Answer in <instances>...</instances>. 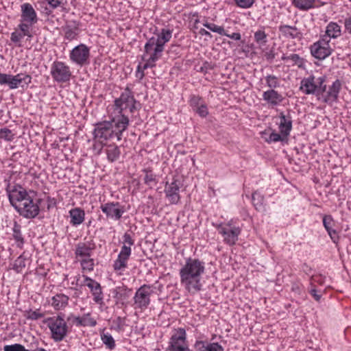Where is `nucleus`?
Masks as SVG:
<instances>
[{"mask_svg": "<svg viewBox=\"0 0 351 351\" xmlns=\"http://www.w3.org/2000/svg\"><path fill=\"white\" fill-rule=\"evenodd\" d=\"M10 204L15 208L19 215L26 219L35 218L40 211L38 203H34L31 193L19 184L12 186H8L6 189Z\"/></svg>", "mask_w": 351, "mask_h": 351, "instance_id": "obj_1", "label": "nucleus"}, {"mask_svg": "<svg viewBox=\"0 0 351 351\" xmlns=\"http://www.w3.org/2000/svg\"><path fill=\"white\" fill-rule=\"evenodd\" d=\"M205 271V263L198 258H189L180 269V282L191 294L202 290V275Z\"/></svg>", "mask_w": 351, "mask_h": 351, "instance_id": "obj_2", "label": "nucleus"}, {"mask_svg": "<svg viewBox=\"0 0 351 351\" xmlns=\"http://www.w3.org/2000/svg\"><path fill=\"white\" fill-rule=\"evenodd\" d=\"M129 125V119L125 115L117 116L112 121H104L95 124L93 130L94 138L101 143L114 137L121 141L123 132Z\"/></svg>", "mask_w": 351, "mask_h": 351, "instance_id": "obj_3", "label": "nucleus"}, {"mask_svg": "<svg viewBox=\"0 0 351 351\" xmlns=\"http://www.w3.org/2000/svg\"><path fill=\"white\" fill-rule=\"evenodd\" d=\"M44 322L49 327L51 334V337L55 342L62 341L66 336L68 326L62 313L57 317H48Z\"/></svg>", "mask_w": 351, "mask_h": 351, "instance_id": "obj_4", "label": "nucleus"}, {"mask_svg": "<svg viewBox=\"0 0 351 351\" xmlns=\"http://www.w3.org/2000/svg\"><path fill=\"white\" fill-rule=\"evenodd\" d=\"M219 231V233L223 236V241L229 245H234L238 241L239 235L241 234V229L239 226L233 224V220H230L226 223H213Z\"/></svg>", "mask_w": 351, "mask_h": 351, "instance_id": "obj_5", "label": "nucleus"}, {"mask_svg": "<svg viewBox=\"0 0 351 351\" xmlns=\"http://www.w3.org/2000/svg\"><path fill=\"white\" fill-rule=\"evenodd\" d=\"M137 104L138 102L135 99L132 92L128 87L114 101L115 110H118V116L125 115L123 111L127 108H129L131 113H134L137 108Z\"/></svg>", "mask_w": 351, "mask_h": 351, "instance_id": "obj_6", "label": "nucleus"}, {"mask_svg": "<svg viewBox=\"0 0 351 351\" xmlns=\"http://www.w3.org/2000/svg\"><path fill=\"white\" fill-rule=\"evenodd\" d=\"M51 75L53 81L65 83L70 80L72 75L70 67L63 62L55 61L51 66Z\"/></svg>", "mask_w": 351, "mask_h": 351, "instance_id": "obj_7", "label": "nucleus"}, {"mask_svg": "<svg viewBox=\"0 0 351 351\" xmlns=\"http://www.w3.org/2000/svg\"><path fill=\"white\" fill-rule=\"evenodd\" d=\"M169 351H193L189 349L186 343V333L183 328H179L172 335L169 339Z\"/></svg>", "mask_w": 351, "mask_h": 351, "instance_id": "obj_8", "label": "nucleus"}, {"mask_svg": "<svg viewBox=\"0 0 351 351\" xmlns=\"http://www.w3.org/2000/svg\"><path fill=\"white\" fill-rule=\"evenodd\" d=\"M31 82L32 77L27 74L12 75L0 73V85H8L10 89L17 88L22 83L28 85Z\"/></svg>", "mask_w": 351, "mask_h": 351, "instance_id": "obj_9", "label": "nucleus"}, {"mask_svg": "<svg viewBox=\"0 0 351 351\" xmlns=\"http://www.w3.org/2000/svg\"><path fill=\"white\" fill-rule=\"evenodd\" d=\"M329 43L330 40L327 37H323L313 43L310 47L311 55L316 59L324 60L332 53Z\"/></svg>", "mask_w": 351, "mask_h": 351, "instance_id": "obj_10", "label": "nucleus"}, {"mask_svg": "<svg viewBox=\"0 0 351 351\" xmlns=\"http://www.w3.org/2000/svg\"><path fill=\"white\" fill-rule=\"evenodd\" d=\"M152 293L151 287L147 285H143L136 291L134 296V302L136 308L141 310L146 309L150 304V295Z\"/></svg>", "mask_w": 351, "mask_h": 351, "instance_id": "obj_11", "label": "nucleus"}, {"mask_svg": "<svg viewBox=\"0 0 351 351\" xmlns=\"http://www.w3.org/2000/svg\"><path fill=\"white\" fill-rule=\"evenodd\" d=\"M90 56V49L84 44H80L75 47L70 53L69 58L71 60L80 66L88 63Z\"/></svg>", "mask_w": 351, "mask_h": 351, "instance_id": "obj_12", "label": "nucleus"}, {"mask_svg": "<svg viewBox=\"0 0 351 351\" xmlns=\"http://www.w3.org/2000/svg\"><path fill=\"white\" fill-rule=\"evenodd\" d=\"M180 182L176 178L171 182H167L165 186V193L169 202L171 204H178L180 201Z\"/></svg>", "mask_w": 351, "mask_h": 351, "instance_id": "obj_13", "label": "nucleus"}, {"mask_svg": "<svg viewBox=\"0 0 351 351\" xmlns=\"http://www.w3.org/2000/svg\"><path fill=\"white\" fill-rule=\"evenodd\" d=\"M154 42V36L147 40L144 47L143 60H145V57H147L151 58L152 61H158L161 58L164 49L162 47L161 45H158Z\"/></svg>", "mask_w": 351, "mask_h": 351, "instance_id": "obj_14", "label": "nucleus"}, {"mask_svg": "<svg viewBox=\"0 0 351 351\" xmlns=\"http://www.w3.org/2000/svg\"><path fill=\"white\" fill-rule=\"evenodd\" d=\"M100 208L108 218L115 221L119 220L125 213L124 207L121 206L118 202H107L101 204Z\"/></svg>", "mask_w": 351, "mask_h": 351, "instance_id": "obj_15", "label": "nucleus"}, {"mask_svg": "<svg viewBox=\"0 0 351 351\" xmlns=\"http://www.w3.org/2000/svg\"><path fill=\"white\" fill-rule=\"evenodd\" d=\"M84 285L87 286L90 289L93 295L94 302L98 304H103L104 297L100 284L88 276H84Z\"/></svg>", "mask_w": 351, "mask_h": 351, "instance_id": "obj_16", "label": "nucleus"}, {"mask_svg": "<svg viewBox=\"0 0 351 351\" xmlns=\"http://www.w3.org/2000/svg\"><path fill=\"white\" fill-rule=\"evenodd\" d=\"M21 21L36 24L38 22L37 14L33 6L29 3L21 5Z\"/></svg>", "mask_w": 351, "mask_h": 351, "instance_id": "obj_17", "label": "nucleus"}, {"mask_svg": "<svg viewBox=\"0 0 351 351\" xmlns=\"http://www.w3.org/2000/svg\"><path fill=\"white\" fill-rule=\"evenodd\" d=\"M300 90L306 95H317V78L313 75L303 78L300 82Z\"/></svg>", "mask_w": 351, "mask_h": 351, "instance_id": "obj_18", "label": "nucleus"}, {"mask_svg": "<svg viewBox=\"0 0 351 351\" xmlns=\"http://www.w3.org/2000/svg\"><path fill=\"white\" fill-rule=\"evenodd\" d=\"M341 88V83L340 80H336L329 87V89L326 93V95L324 99V102L327 104H332L335 101H337Z\"/></svg>", "mask_w": 351, "mask_h": 351, "instance_id": "obj_19", "label": "nucleus"}, {"mask_svg": "<svg viewBox=\"0 0 351 351\" xmlns=\"http://www.w3.org/2000/svg\"><path fill=\"white\" fill-rule=\"evenodd\" d=\"M132 291V289H129L126 286L117 287L112 291L117 304L124 305L125 301L130 297Z\"/></svg>", "mask_w": 351, "mask_h": 351, "instance_id": "obj_20", "label": "nucleus"}, {"mask_svg": "<svg viewBox=\"0 0 351 351\" xmlns=\"http://www.w3.org/2000/svg\"><path fill=\"white\" fill-rule=\"evenodd\" d=\"M278 30L280 34L285 38L300 39L302 36V33L295 26L280 25Z\"/></svg>", "mask_w": 351, "mask_h": 351, "instance_id": "obj_21", "label": "nucleus"}, {"mask_svg": "<svg viewBox=\"0 0 351 351\" xmlns=\"http://www.w3.org/2000/svg\"><path fill=\"white\" fill-rule=\"evenodd\" d=\"M263 99L271 106H278L284 99L281 94L274 89H270L265 91L263 94Z\"/></svg>", "mask_w": 351, "mask_h": 351, "instance_id": "obj_22", "label": "nucleus"}, {"mask_svg": "<svg viewBox=\"0 0 351 351\" xmlns=\"http://www.w3.org/2000/svg\"><path fill=\"white\" fill-rule=\"evenodd\" d=\"M280 119L279 129L281 134L285 136H288L292 129V120L291 117L288 115H285L283 112H281L279 115Z\"/></svg>", "mask_w": 351, "mask_h": 351, "instance_id": "obj_23", "label": "nucleus"}, {"mask_svg": "<svg viewBox=\"0 0 351 351\" xmlns=\"http://www.w3.org/2000/svg\"><path fill=\"white\" fill-rule=\"evenodd\" d=\"M70 223L73 226H78L84 221L85 212L80 208H75L69 210Z\"/></svg>", "mask_w": 351, "mask_h": 351, "instance_id": "obj_24", "label": "nucleus"}, {"mask_svg": "<svg viewBox=\"0 0 351 351\" xmlns=\"http://www.w3.org/2000/svg\"><path fill=\"white\" fill-rule=\"evenodd\" d=\"M73 25H66L63 27L64 38L68 40L76 39L78 36L79 23L73 21Z\"/></svg>", "mask_w": 351, "mask_h": 351, "instance_id": "obj_25", "label": "nucleus"}, {"mask_svg": "<svg viewBox=\"0 0 351 351\" xmlns=\"http://www.w3.org/2000/svg\"><path fill=\"white\" fill-rule=\"evenodd\" d=\"M69 300V296L62 293H58L51 298V306L56 310L62 309L68 304Z\"/></svg>", "mask_w": 351, "mask_h": 351, "instance_id": "obj_26", "label": "nucleus"}, {"mask_svg": "<svg viewBox=\"0 0 351 351\" xmlns=\"http://www.w3.org/2000/svg\"><path fill=\"white\" fill-rule=\"evenodd\" d=\"M172 37V30L169 29L162 28L157 36H154V43L158 45H161L162 47L165 48V45L170 40Z\"/></svg>", "mask_w": 351, "mask_h": 351, "instance_id": "obj_27", "label": "nucleus"}, {"mask_svg": "<svg viewBox=\"0 0 351 351\" xmlns=\"http://www.w3.org/2000/svg\"><path fill=\"white\" fill-rule=\"evenodd\" d=\"M105 152L107 155L108 161L110 162L117 161L121 155V150L119 147L114 144L108 145L105 149Z\"/></svg>", "mask_w": 351, "mask_h": 351, "instance_id": "obj_28", "label": "nucleus"}, {"mask_svg": "<svg viewBox=\"0 0 351 351\" xmlns=\"http://www.w3.org/2000/svg\"><path fill=\"white\" fill-rule=\"evenodd\" d=\"M326 34L324 37H327V39L330 40V38H336L341 35V27L334 22H330L326 27Z\"/></svg>", "mask_w": 351, "mask_h": 351, "instance_id": "obj_29", "label": "nucleus"}, {"mask_svg": "<svg viewBox=\"0 0 351 351\" xmlns=\"http://www.w3.org/2000/svg\"><path fill=\"white\" fill-rule=\"evenodd\" d=\"M12 237L16 241L17 247L21 248L25 243V241L21 232V226L16 221L14 222V226L12 228Z\"/></svg>", "mask_w": 351, "mask_h": 351, "instance_id": "obj_30", "label": "nucleus"}, {"mask_svg": "<svg viewBox=\"0 0 351 351\" xmlns=\"http://www.w3.org/2000/svg\"><path fill=\"white\" fill-rule=\"evenodd\" d=\"M28 258L25 256V253L21 254L14 262L12 269L16 273H21L26 267V261Z\"/></svg>", "mask_w": 351, "mask_h": 351, "instance_id": "obj_31", "label": "nucleus"}, {"mask_svg": "<svg viewBox=\"0 0 351 351\" xmlns=\"http://www.w3.org/2000/svg\"><path fill=\"white\" fill-rule=\"evenodd\" d=\"M315 0H293V5L300 10L306 11L314 8Z\"/></svg>", "mask_w": 351, "mask_h": 351, "instance_id": "obj_32", "label": "nucleus"}, {"mask_svg": "<svg viewBox=\"0 0 351 351\" xmlns=\"http://www.w3.org/2000/svg\"><path fill=\"white\" fill-rule=\"evenodd\" d=\"M252 201L256 210H264V196L260 192L256 191L252 193Z\"/></svg>", "mask_w": 351, "mask_h": 351, "instance_id": "obj_33", "label": "nucleus"}, {"mask_svg": "<svg viewBox=\"0 0 351 351\" xmlns=\"http://www.w3.org/2000/svg\"><path fill=\"white\" fill-rule=\"evenodd\" d=\"M92 248L85 243H79L75 249V255L81 257H90Z\"/></svg>", "mask_w": 351, "mask_h": 351, "instance_id": "obj_34", "label": "nucleus"}, {"mask_svg": "<svg viewBox=\"0 0 351 351\" xmlns=\"http://www.w3.org/2000/svg\"><path fill=\"white\" fill-rule=\"evenodd\" d=\"M203 25L213 32L217 33L219 35L222 36L223 34H226V31L222 26H219L215 23H208L207 21L203 23Z\"/></svg>", "mask_w": 351, "mask_h": 351, "instance_id": "obj_35", "label": "nucleus"}, {"mask_svg": "<svg viewBox=\"0 0 351 351\" xmlns=\"http://www.w3.org/2000/svg\"><path fill=\"white\" fill-rule=\"evenodd\" d=\"M254 40L259 45H265L267 42V35L263 29H258L254 33Z\"/></svg>", "mask_w": 351, "mask_h": 351, "instance_id": "obj_36", "label": "nucleus"}, {"mask_svg": "<svg viewBox=\"0 0 351 351\" xmlns=\"http://www.w3.org/2000/svg\"><path fill=\"white\" fill-rule=\"evenodd\" d=\"M101 338L104 344L110 349L113 350L115 348V341L112 336L109 333H104L101 335Z\"/></svg>", "mask_w": 351, "mask_h": 351, "instance_id": "obj_37", "label": "nucleus"}, {"mask_svg": "<svg viewBox=\"0 0 351 351\" xmlns=\"http://www.w3.org/2000/svg\"><path fill=\"white\" fill-rule=\"evenodd\" d=\"M143 171L145 173V176L144 177V182L145 184L151 185L152 183H157L156 175L152 173V170L145 169Z\"/></svg>", "mask_w": 351, "mask_h": 351, "instance_id": "obj_38", "label": "nucleus"}, {"mask_svg": "<svg viewBox=\"0 0 351 351\" xmlns=\"http://www.w3.org/2000/svg\"><path fill=\"white\" fill-rule=\"evenodd\" d=\"M265 81L267 86H269L271 89L276 88L280 86L278 78L275 75H267L265 77Z\"/></svg>", "mask_w": 351, "mask_h": 351, "instance_id": "obj_39", "label": "nucleus"}, {"mask_svg": "<svg viewBox=\"0 0 351 351\" xmlns=\"http://www.w3.org/2000/svg\"><path fill=\"white\" fill-rule=\"evenodd\" d=\"M0 139H4L6 141H12L14 139V134L12 130L7 128H1Z\"/></svg>", "mask_w": 351, "mask_h": 351, "instance_id": "obj_40", "label": "nucleus"}, {"mask_svg": "<svg viewBox=\"0 0 351 351\" xmlns=\"http://www.w3.org/2000/svg\"><path fill=\"white\" fill-rule=\"evenodd\" d=\"M287 138V136H284L281 133L278 134V133H276V132H272L270 134L269 138L267 139V141L268 143H271V142L276 143L278 141H284Z\"/></svg>", "mask_w": 351, "mask_h": 351, "instance_id": "obj_41", "label": "nucleus"}, {"mask_svg": "<svg viewBox=\"0 0 351 351\" xmlns=\"http://www.w3.org/2000/svg\"><path fill=\"white\" fill-rule=\"evenodd\" d=\"M326 81L325 76L319 77L317 78V95H319L326 90V85L324 84Z\"/></svg>", "mask_w": 351, "mask_h": 351, "instance_id": "obj_42", "label": "nucleus"}, {"mask_svg": "<svg viewBox=\"0 0 351 351\" xmlns=\"http://www.w3.org/2000/svg\"><path fill=\"white\" fill-rule=\"evenodd\" d=\"M323 226L327 232L332 229L334 220L331 215H328L323 216Z\"/></svg>", "mask_w": 351, "mask_h": 351, "instance_id": "obj_43", "label": "nucleus"}, {"mask_svg": "<svg viewBox=\"0 0 351 351\" xmlns=\"http://www.w3.org/2000/svg\"><path fill=\"white\" fill-rule=\"evenodd\" d=\"M131 247L128 246L127 245H123L118 256L122 259L128 261L131 255Z\"/></svg>", "mask_w": 351, "mask_h": 351, "instance_id": "obj_44", "label": "nucleus"}, {"mask_svg": "<svg viewBox=\"0 0 351 351\" xmlns=\"http://www.w3.org/2000/svg\"><path fill=\"white\" fill-rule=\"evenodd\" d=\"M3 351H29L25 349V346L20 343L6 345L3 348Z\"/></svg>", "mask_w": 351, "mask_h": 351, "instance_id": "obj_45", "label": "nucleus"}, {"mask_svg": "<svg viewBox=\"0 0 351 351\" xmlns=\"http://www.w3.org/2000/svg\"><path fill=\"white\" fill-rule=\"evenodd\" d=\"M96 324V320L92 318L89 313L82 316V326H95Z\"/></svg>", "mask_w": 351, "mask_h": 351, "instance_id": "obj_46", "label": "nucleus"}, {"mask_svg": "<svg viewBox=\"0 0 351 351\" xmlns=\"http://www.w3.org/2000/svg\"><path fill=\"white\" fill-rule=\"evenodd\" d=\"M127 261H128L122 259L118 256L117 259L114 262V269L119 271L125 269L127 267Z\"/></svg>", "mask_w": 351, "mask_h": 351, "instance_id": "obj_47", "label": "nucleus"}, {"mask_svg": "<svg viewBox=\"0 0 351 351\" xmlns=\"http://www.w3.org/2000/svg\"><path fill=\"white\" fill-rule=\"evenodd\" d=\"M81 265L83 269L90 271L93 270L94 261L92 258H84L81 261Z\"/></svg>", "mask_w": 351, "mask_h": 351, "instance_id": "obj_48", "label": "nucleus"}, {"mask_svg": "<svg viewBox=\"0 0 351 351\" xmlns=\"http://www.w3.org/2000/svg\"><path fill=\"white\" fill-rule=\"evenodd\" d=\"M237 5L241 8H250L254 4L255 0H234Z\"/></svg>", "mask_w": 351, "mask_h": 351, "instance_id": "obj_49", "label": "nucleus"}, {"mask_svg": "<svg viewBox=\"0 0 351 351\" xmlns=\"http://www.w3.org/2000/svg\"><path fill=\"white\" fill-rule=\"evenodd\" d=\"M202 100L199 96L193 95L190 97L189 104L193 108H197L202 104Z\"/></svg>", "mask_w": 351, "mask_h": 351, "instance_id": "obj_50", "label": "nucleus"}, {"mask_svg": "<svg viewBox=\"0 0 351 351\" xmlns=\"http://www.w3.org/2000/svg\"><path fill=\"white\" fill-rule=\"evenodd\" d=\"M24 37L21 32L16 30L11 34L10 40L14 43H19Z\"/></svg>", "mask_w": 351, "mask_h": 351, "instance_id": "obj_51", "label": "nucleus"}, {"mask_svg": "<svg viewBox=\"0 0 351 351\" xmlns=\"http://www.w3.org/2000/svg\"><path fill=\"white\" fill-rule=\"evenodd\" d=\"M123 245H127L131 247L134 243V240L132 239L131 234L129 232H125L123 236Z\"/></svg>", "mask_w": 351, "mask_h": 351, "instance_id": "obj_52", "label": "nucleus"}, {"mask_svg": "<svg viewBox=\"0 0 351 351\" xmlns=\"http://www.w3.org/2000/svg\"><path fill=\"white\" fill-rule=\"evenodd\" d=\"M43 317V314L38 311H29L27 312V318L28 319L36 320Z\"/></svg>", "mask_w": 351, "mask_h": 351, "instance_id": "obj_53", "label": "nucleus"}, {"mask_svg": "<svg viewBox=\"0 0 351 351\" xmlns=\"http://www.w3.org/2000/svg\"><path fill=\"white\" fill-rule=\"evenodd\" d=\"M196 108V112L202 117H205L208 114L207 107L203 103Z\"/></svg>", "mask_w": 351, "mask_h": 351, "instance_id": "obj_54", "label": "nucleus"}, {"mask_svg": "<svg viewBox=\"0 0 351 351\" xmlns=\"http://www.w3.org/2000/svg\"><path fill=\"white\" fill-rule=\"evenodd\" d=\"M289 58L298 66H301V65L303 63L302 58H301L298 54L292 53L290 56H289Z\"/></svg>", "mask_w": 351, "mask_h": 351, "instance_id": "obj_55", "label": "nucleus"}, {"mask_svg": "<svg viewBox=\"0 0 351 351\" xmlns=\"http://www.w3.org/2000/svg\"><path fill=\"white\" fill-rule=\"evenodd\" d=\"M143 60L145 61V64L143 65V67H141V69L143 71L148 68H153V67L156 66V61H155V60L152 61L151 58H147V57H145V60Z\"/></svg>", "mask_w": 351, "mask_h": 351, "instance_id": "obj_56", "label": "nucleus"}, {"mask_svg": "<svg viewBox=\"0 0 351 351\" xmlns=\"http://www.w3.org/2000/svg\"><path fill=\"white\" fill-rule=\"evenodd\" d=\"M327 232L333 243H337L339 242V237L337 234V232L335 230L332 228L328 231Z\"/></svg>", "mask_w": 351, "mask_h": 351, "instance_id": "obj_57", "label": "nucleus"}, {"mask_svg": "<svg viewBox=\"0 0 351 351\" xmlns=\"http://www.w3.org/2000/svg\"><path fill=\"white\" fill-rule=\"evenodd\" d=\"M52 9H56L62 4L63 0H46Z\"/></svg>", "mask_w": 351, "mask_h": 351, "instance_id": "obj_58", "label": "nucleus"}, {"mask_svg": "<svg viewBox=\"0 0 351 351\" xmlns=\"http://www.w3.org/2000/svg\"><path fill=\"white\" fill-rule=\"evenodd\" d=\"M344 26L346 31L351 34V15L345 19Z\"/></svg>", "mask_w": 351, "mask_h": 351, "instance_id": "obj_59", "label": "nucleus"}, {"mask_svg": "<svg viewBox=\"0 0 351 351\" xmlns=\"http://www.w3.org/2000/svg\"><path fill=\"white\" fill-rule=\"evenodd\" d=\"M309 293L313 297V298L317 302H319L322 298V295L317 293V291L315 287H312L311 289V290L309 291Z\"/></svg>", "mask_w": 351, "mask_h": 351, "instance_id": "obj_60", "label": "nucleus"}, {"mask_svg": "<svg viewBox=\"0 0 351 351\" xmlns=\"http://www.w3.org/2000/svg\"><path fill=\"white\" fill-rule=\"evenodd\" d=\"M223 36H226L232 40H241V34L239 33V32H234V33H232V34H228L227 32H226V34H223Z\"/></svg>", "mask_w": 351, "mask_h": 351, "instance_id": "obj_61", "label": "nucleus"}, {"mask_svg": "<svg viewBox=\"0 0 351 351\" xmlns=\"http://www.w3.org/2000/svg\"><path fill=\"white\" fill-rule=\"evenodd\" d=\"M34 24H30L27 22H22L19 25L18 28L20 30V32H23L24 30H26L27 29H29V27L33 25Z\"/></svg>", "mask_w": 351, "mask_h": 351, "instance_id": "obj_62", "label": "nucleus"}, {"mask_svg": "<svg viewBox=\"0 0 351 351\" xmlns=\"http://www.w3.org/2000/svg\"><path fill=\"white\" fill-rule=\"evenodd\" d=\"M144 76H145L144 71L141 69V66L139 64L137 66L136 77H138L139 80H142L144 77Z\"/></svg>", "mask_w": 351, "mask_h": 351, "instance_id": "obj_63", "label": "nucleus"}, {"mask_svg": "<svg viewBox=\"0 0 351 351\" xmlns=\"http://www.w3.org/2000/svg\"><path fill=\"white\" fill-rule=\"evenodd\" d=\"M265 57L267 60L272 61L275 58V53L273 50H270L269 51L265 53Z\"/></svg>", "mask_w": 351, "mask_h": 351, "instance_id": "obj_64", "label": "nucleus"}]
</instances>
